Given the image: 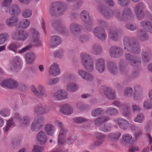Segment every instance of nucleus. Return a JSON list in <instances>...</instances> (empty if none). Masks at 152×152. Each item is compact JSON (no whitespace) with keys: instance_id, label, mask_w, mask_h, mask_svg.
Segmentation results:
<instances>
[{"instance_id":"40","label":"nucleus","mask_w":152,"mask_h":152,"mask_svg":"<svg viewBox=\"0 0 152 152\" xmlns=\"http://www.w3.org/2000/svg\"><path fill=\"white\" fill-rule=\"evenodd\" d=\"M21 33V31L18 30L13 32L11 35L12 39L16 41H20Z\"/></svg>"},{"instance_id":"19","label":"nucleus","mask_w":152,"mask_h":152,"mask_svg":"<svg viewBox=\"0 0 152 152\" xmlns=\"http://www.w3.org/2000/svg\"><path fill=\"white\" fill-rule=\"evenodd\" d=\"M125 57L129 63L133 66H136L140 63V60L139 58L133 57L130 54H126Z\"/></svg>"},{"instance_id":"47","label":"nucleus","mask_w":152,"mask_h":152,"mask_svg":"<svg viewBox=\"0 0 152 152\" xmlns=\"http://www.w3.org/2000/svg\"><path fill=\"white\" fill-rule=\"evenodd\" d=\"M124 94L127 98H130L133 94L132 88L131 87H127L124 90Z\"/></svg>"},{"instance_id":"8","label":"nucleus","mask_w":152,"mask_h":152,"mask_svg":"<svg viewBox=\"0 0 152 152\" xmlns=\"http://www.w3.org/2000/svg\"><path fill=\"white\" fill-rule=\"evenodd\" d=\"M44 124L43 119L41 118H35L31 125V130L34 132L41 128Z\"/></svg>"},{"instance_id":"46","label":"nucleus","mask_w":152,"mask_h":152,"mask_svg":"<svg viewBox=\"0 0 152 152\" xmlns=\"http://www.w3.org/2000/svg\"><path fill=\"white\" fill-rule=\"evenodd\" d=\"M59 78L57 77L53 79L48 78L45 80L46 84L49 85H52L56 83L59 80Z\"/></svg>"},{"instance_id":"34","label":"nucleus","mask_w":152,"mask_h":152,"mask_svg":"<svg viewBox=\"0 0 152 152\" xmlns=\"http://www.w3.org/2000/svg\"><path fill=\"white\" fill-rule=\"evenodd\" d=\"M140 24L146 30L150 33H152V25L150 22L143 21L141 22Z\"/></svg>"},{"instance_id":"10","label":"nucleus","mask_w":152,"mask_h":152,"mask_svg":"<svg viewBox=\"0 0 152 152\" xmlns=\"http://www.w3.org/2000/svg\"><path fill=\"white\" fill-rule=\"evenodd\" d=\"M113 120L119 125L120 128L122 130H126L129 126V121L124 118H114Z\"/></svg>"},{"instance_id":"62","label":"nucleus","mask_w":152,"mask_h":152,"mask_svg":"<svg viewBox=\"0 0 152 152\" xmlns=\"http://www.w3.org/2000/svg\"><path fill=\"white\" fill-rule=\"evenodd\" d=\"M32 92L34 95L37 97L39 98V91L37 90L36 88L33 85L31 87Z\"/></svg>"},{"instance_id":"58","label":"nucleus","mask_w":152,"mask_h":152,"mask_svg":"<svg viewBox=\"0 0 152 152\" xmlns=\"http://www.w3.org/2000/svg\"><path fill=\"white\" fill-rule=\"evenodd\" d=\"M88 119L82 117H78L74 119V122L76 123H82L87 121Z\"/></svg>"},{"instance_id":"5","label":"nucleus","mask_w":152,"mask_h":152,"mask_svg":"<svg viewBox=\"0 0 152 152\" xmlns=\"http://www.w3.org/2000/svg\"><path fill=\"white\" fill-rule=\"evenodd\" d=\"M65 10L64 7L62 6L61 3L55 2L51 4L49 12L50 15H53L56 13L62 14Z\"/></svg>"},{"instance_id":"55","label":"nucleus","mask_w":152,"mask_h":152,"mask_svg":"<svg viewBox=\"0 0 152 152\" xmlns=\"http://www.w3.org/2000/svg\"><path fill=\"white\" fill-rule=\"evenodd\" d=\"M43 150V147L36 145L33 146L31 151L32 152H42Z\"/></svg>"},{"instance_id":"12","label":"nucleus","mask_w":152,"mask_h":152,"mask_svg":"<svg viewBox=\"0 0 152 152\" xmlns=\"http://www.w3.org/2000/svg\"><path fill=\"white\" fill-rule=\"evenodd\" d=\"M94 36L99 39L103 41L106 37L105 31L99 26L96 27L93 31Z\"/></svg>"},{"instance_id":"50","label":"nucleus","mask_w":152,"mask_h":152,"mask_svg":"<svg viewBox=\"0 0 152 152\" xmlns=\"http://www.w3.org/2000/svg\"><path fill=\"white\" fill-rule=\"evenodd\" d=\"M106 113L110 115H114L118 113V111L113 107H108L106 110Z\"/></svg>"},{"instance_id":"16","label":"nucleus","mask_w":152,"mask_h":152,"mask_svg":"<svg viewBox=\"0 0 152 152\" xmlns=\"http://www.w3.org/2000/svg\"><path fill=\"white\" fill-rule=\"evenodd\" d=\"M95 66L96 69L99 73H102L105 69L104 60L100 58L97 59L96 61Z\"/></svg>"},{"instance_id":"33","label":"nucleus","mask_w":152,"mask_h":152,"mask_svg":"<svg viewBox=\"0 0 152 152\" xmlns=\"http://www.w3.org/2000/svg\"><path fill=\"white\" fill-rule=\"evenodd\" d=\"M37 88L39 91V98L47 97V94L44 86L41 84H39L37 86Z\"/></svg>"},{"instance_id":"15","label":"nucleus","mask_w":152,"mask_h":152,"mask_svg":"<svg viewBox=\"0 0 152 152\" xmlns=\"http://www.w3.org/2000/svg\"><path fill=\"white\" fill-rule=\"evenodd\" d=\"M36 138L37 141L41 145L44 144L48 139L46 133L43 131L39 132L37 134Z\"/></svg>"},{"instance_id":"53","label":"nucleus","mask_w":152,"mask_h":152,"mask_svg":"<svg viewBox=\"0 0 152 152\" xmlns=\"http://www.w3.org/2000/svg\"><path fill=\"white\" fill-rule=\"evenodd\" d=\"M0 115L3 117H9L10 115V110L8 109H4L0 111Z\"/></svg>"},{"instance_id":"37","label":"nucleus","mask_w":152,"mask_h":152,"mask_svg":"<svg viewBox=\"0 0 152 152\" xmlns=\"http://www.w3.org/2000/svg\"><path fill=\"white\" fill-rule=\"evenodd\" d=\"M19 48V47L17 45V44L15 42H12L10 43L7 47L8 50L14 53L17 52L18 49Z\"/></svg>"},{"instance_id":"52","label":"nucleus","mask_w":152,"mask_h":152,"mask_svg":"<svg viewBox=\"0 0 152 152\" xmlns=\"http://www.w3.org/2000/svg\"><path fill=\"white\" fill-rule=\"evenodd\" d=\"M139 34L140 35L139 37L141 40L143 41L148 39V36L146 34L144 31L140 30L139 31Z\"/></svg>"},{"instance_id":"30","label":"nucleus","mask_w":152,"mask_h":152,"mask_svg":"<svg viewBox=\"0 0 152 152\" xmlns=\"http://www.w3.org/2000/svg\"><path fill=\"white\" fill-rule=\"evenodd\" d=\"M107 67L108 69L111 73L114 74L117 72V66L114 62L109 61L108 62Z\"/></svg>"},{"instance_id":"3","label":"nucleus","mask_w":152,"mask_h":152,"mask_svg":"<svg viewBox=\"0 0 152 152\" xmlns=\"http://www.w3.org/2000/svg\"><path fill=\"white\" fill-rule=\"evenodd\" d=\"M22 64V61L21 58L18 56H15L12 58L7 68L8 70L10 72L15 71L17 69L20 67Z\"/></svg>"},{"instance_id":"59","label":"nucleus","mask_w":152,"mask_h":152,"mask_svg":"<svg viewBox=\"0 0 152 152\" xmlns=\"http://www.w3.org/2000/svg\"><path fill=\"white\" fill-rule=\"evenodd\" d=\"M87 72L82 69H79L77 71L78 75L83 79H84Z\"/></svg>"},{"instance_id":"6","label":"nucleus","mask_w":152,"mask_h":152,"mask_svg":"<svg viewBox=\"0 0 152 152\" xmlns=\"http://www.w3.org/2000/svg\"><path fill=\"white\" fill-rule=\"evenodd\" d=\"M1 85L3 88L7 87L9 89H14L18 87L19 84L17 81L10 78L3 80Z\"/></svg>"},{"instance_id":"20","label":"nucleus","mask_w":152,"mask_h":152,"mask_svg":"<svg viewBox=\"0 0 152 152\" xmlns=\"http://www.w3.org/2000/svg\"><path fill=\"white\" fill-rule=\"evenodd\" d=\"M50 110V107L48 106L45 105L42 106L41 104H39L35 108L34 111L37 113L42 114L48 112Z\"/></svg>"},{"instance_id":"24","label":"nucleus","mask_w":152,"mask_h":152,"mask_svg":"<svg viewBox=\"0 0 152 152\" xmlns=\"http://www.w3.org/2000/svg\"><path fill=\"white\" fill-rule=\"evenodd\" d=\"M19 19L16 17H12L7 18L6 20V24L9 27H13L16 25L19 21Z\"/></svg>"},{"instance_id":"26","label":"nucleus","mask_w":152,"mask_h":152,"mask_svg":"<svg viewBox=\"0 0 152 152\" xmlns=\"http://www.w3.org/2000/svg\"><path fill=\"white\" fill-rule=\"evenodd\" d=\"M45 130L48 135L51 136H53L56 132L55 127L50 124H47L45 125Z\"/></svg>"},{"instance_id":"36","label":"nucleus","mask_w":152,"mask_h":152,"mask_svg":"<svg viewBox=\"0 0 152 152\" xmlns=\"http://www.w3.org/2000/svg\"><path fill=\"white\" fill-rule=\"evenodd\" d=\"M70 28L72 32L74 34H75L77 32L80 31V26L76 23H72L70 25Z\"/></svg>"},{"instance_id":"41","label":"nucleus","mask_w":152,"mask_h":152,"mask_svg":"<svg viewBox=\"0 0 152 152\" xmlns=\"http://www.w3.org/2000/svg\"><path fill=\"white\" fill-rule=\"evenodd\" d=\"M14 124L13 118H11L6 121V125L4 128L5 132H7L10 129L11 127L13 126Z\"/></svg>"},{"instance_id":"57","label":"nucleus","mask_w":152,"mask_h":152,"mask_svg":"<svg viewBox=\"0 0 152 152\" xmlns=\"http://www.w3.org/2000/svg\"><path fill=\"white\" fill-rule=\"evenodd\" d=\"M64 51L62 50H59L55 51L54 53V56L56 57L61 58L63 56Z\"/></svg>"},{"instance_id":"7","label":"nucleus","mask_w":152,"mask_h":152,"mask_svg":"<svg viewBox=\"0 0 152 152\" xmlns=\"http://www.w3.org/2000/svg\"><path fill=\"white\" fill-rule=\"evenodd\" d=\"M135 142L134 138L132 134L129 133H125L122 134L120 140V143L123 145H125L128 144H134Z\"/></svg>"},{"instance_id":"43","label":"nucleus","mask_w":152,"mask_h":152,"mask_svg":"<svg viewBox=\"0 0 152 152\" xmlns=\"http://www.w3.org/2000/svg\"><path fill=\"white\" fill-rule=\"evenodd\" d=\"M103 110L101 108H95L92 110L91 114L93 117H96L102 114Z\"/></svg>"},{"instance_id":"44","label":"nucleus","mask_w":152,"mask_h":152,"mask_svg":"<svg viewBox=\"0 0 152 152\" xmlns=\"http://www.w3.org/2000/svg\"><path fill=\"white\" fill-rule=\"evenodd\" d=\"M9 35L6 33L0 34V45L3 44L9 39Z\"/></svg>"},{"instance_id":"32","label":"nucleus","mask_w":152,"mask_h":152,"mask_svg":"<svg viewBox=\"0 0 152 152\" xmlns=\"http://www.w3.org/2000/svg\"><path fill=\"white\" fill-rule=\"evenodd\" d=\"M26 62L27 64H31L34 61L36 58L35 54L33 53H26L25 56Z\"/></svg>"},{"instance_id":"9","label":"nucleus","mask_w":152,"mask_h":152,"mask_svg":"<svg viewBox=\"0 0 152 152\" xmlns=\"http://www.w3.org/2000/svg\"><path fill=\"white\" fill-rule=\"evenodd\" d=\"M29 32L33 42L37 45H41V42L39 40V35L38 31L35 28H32L30 30Z\"/></svg>"},{"instance_id":"29","label":"nucleus","mask_w":152,"mask_h":152,"mask_svg":"<svg viewBox=\"0 0 152 152\" xmlns=\"http://www.w3.org/2000/svg\"><path fill=\"white\" fill-rule=\"evenodd\" d=\"M104 94L109 99H113L115 98V91L110 88H107L105 90Z\"/></svg>"},{"instance_id":"27","label":"nucleus","mask_w":152,"mask_h":152,"mask_svg":"<svg viewBox=\"0 0 152 152\" xmlns=\"http://www.w3.org/2000/svg\"><path fill=\"white\" fill-rule=\"evenodd\" d=\"M121 133L119 131L115 132L110 133L107 137L109 140L112 141H118L121 136Z\"/></svg>"},{"instance_id":"2","label":"nucleus","mask_w":152,"mask_h":152,"mask_svg":"<svg viewBox=\"0 0 152 152\" xmlns=\"http://www.w3.org/2000/svg\"><path fill=\"white\" fill-rule=\"evenodd\" d=\"M124 44L125 50L126 49L129 52L136 54L140 52L138 45L129 41L127 38H125L124 39Z\"/></svg>"},{"instance_id":"35","label":"nucleus","mask_w":152,"mask_h":152,"mask_svg":"<svg viewBox=\"0 0 152 152\" xmlns=\"http://www.w3.org/2000/svg\"><path fill=\"white\" fill-rule=\"evenodd\" d=\"M20 10L16 5H12L10 8L9 12L11 15L18 14L20 12Z\"/></svg>"},{"instance_id":"49","label":"nucleus","mask_w":152,"mask_h":152,"mask_svg":"<svg viewBox=\"0 0 152 152\" xmlns=\"http://www.w3.org/2000/svg\"><path fill=\"white\" fill-rule=\"evenodd\" d=\"M95 137L98 142H102V143L105 137L100 132H96L95 134Z\"/></svg>"},{"instance_id":"18","label":"nucleus","mask_w":152,"mask_h":152,"mask_svg":"<svg viewBox=\"0 0 152 152\" xmlns=\"http://www.w3.org/2000/svg\"><path fill=\"white\" fill-rule=\"evenodd\" d=\"M61 38L56 36H51L49 40V44L50 48H53L61 42Z\"/></svg>"},{"instance_id":"1","label":"nucleus","mask_w":152,"mask_h":152,"mask_svg":"<svg viewBox=\"0 0 152 152\" xmlns=\"http://www.w3.org/2000/svg\"><path fill=\"white\" fill-rule=\"evenodd\" d=\"M81 64L84 68L88 72H92L94 69V64L91 57L88 53H81L80 54Z\"/></svg>"},{"instance_id":"45","label":"nucleus","mask_w":152,"mask_h":152,"mask_svg":"<svg viewBox=\"0 0 152 152\" xmlns=\"http://www.w3.org/2000/svg\"><path fill=\"white\" fill-rule=\"evenodd\" d=\"M109 36L111 39L114 40H116L118 39L117 31L115 30H111L109 32Z\"/></svg>"},{"instance_id":"13","label":"nucleus","mask_w":152,"mask_h":152,"mask_svg":"<svg viewBox=\"0 0 152 152\" xmlns=\"http://www.w3.org/2000/svg\"><path fill=\"white\" fill-rule=\"evenodd\" d=\"M67 132V130L66 128L60 129L58 140V142L59 145L61 146L65 143L66 141V136Z\"/></svg>"},{"instance_id":"60","label":"nucleus","mask_w":152,"mask_h":152,"mask_svg":"<svg viewBox=\"0 0 152 152\" xmlns=\"http://www.w3.org/2000/svg\"><path fill=\"white\" fill-rule=\"evenodd\" d=\"M77 138L76 135H72L68 138L67 142L69 145L72 144L75 141Z\"/></svg>"},{"instance_id":"38","label":"nucleus","mask_w":152,"mask_h":152,"mask_svg":"<svg viewBox=\"0 0 152 152\" xmlns=\"http://www.w3.org/2000/svg\"><path fill=\"white\" fill-rule=\"evenodd\" d=\"M30 24V21L28 19H22L20 20V26L23 28H28Z\"/></svg>"},{"instance_id":"51","label":"nucleus","mask_w":152,"mask_h":152,"mask_svg":"<svg viewBox=\"0 0 152 152\" xmlns=\"http://www.w3.org/2000/svg\"><path fill=\"white\" fill-rule=\"evenodd\" d=\"M32 15V11L29 9H25L23 10L22 13V16L27 18L31 17Z\"/></svg>"},{"instance_id":"22","label":"nucleus","mask_w":152,"mask_h":152,"mask_svg":"<svg viewBox=\"0 0 152 152\" xmlns=\"http://www.w3.org/2000/svg\"><path fill=\"white\" fill-rule=\"evenodd\" d=\"M80 16L82 20L85 23L88 24L91 23V18L87 11L85 10L82 11L80 13Z\"/></svg>"},{"instance_id":"56","label":"nucleus","mask_w":152,"mask_h":152,"mask_svg":"<svg viewBox=\"0 0 152 152\" xmlns=\"http://www.w3.org/2000/svg\"><path fill=\"white\" fill-rule=\"evenodd\" d=\"M31 120L30 117L28 116H25L23 117V125L28 126L30 124Z\"/></svg>"},{"instance_id":"14","label":"nucleus","mask_w":152,"mask_h":152,"mask_svg":"<svg viewBox=\"0 0 152 152\" xmlns=\"http://www.w3.org/2000/svg\"><path fill=\"white\" fill-rule=\"evenodd\" d=\"M131 13L130 9L126 8L124 10L121 15H120V13L118 11L114 12L113 14L118 19H121L129 17L131 14Z\"/></svg>"},{"instance_id":"21","label":"nucleus","mask_w":152,"mask_h":152,"mask_svg":"<svg viewBox=\"0 0 152 152\" xmlns=\"http://www.w3.org/2000/svg\"><path fill=\"white\" fill-rule=\"evenodd\" d=\"M60 111L64 114L69 115L72 113L73 108L69 104H65L60 106Z\"/></svg>"},{"instance_id":"23","label":"nucleus","mask_w":152,"mask_h":152,"mask_svg":"<svg viewBox=\"0 0 152 152\" xmlns=\"http://www.w3.org/2000/svg\"><path fill=\"white\" fill-rule=\"evenodd\" d=\"M122 50L119 48H112L110 50V56L113 57H117L122 54Z\"/></svg>"},{"instance_id":"17","label":"nucleus","mask_w":152,"mask_h":152,"mask_svg":"<svg viewBox=\"0 0 152 152\" xmlns=\"http://www.w3.org/2000/svg\"><path fill=\"white\" fill-rule=\"evenodd\" d=\"M53 96L56 99L59 100L65 99L68 98L67 92L62 89H59L55 92Z\"/></svg>"},{"instance_id":"39","label":"nucleus","mask_w":152,"mask_h":152,"mask_svg":"<svg viewBox=\"0 0 152 152\" xmlns=\"http://www.w3.org/2000/svg\"><path fill=\"white\" fill-rule=\"evenodd\" d=\"M111 125V123H106L101 125L99 128V130L101 131L107 132L110 131Z\"/></svg>"},{"instance_id":"31","label":"nucleus","mask_w":152,"mask_h":152,"mask_svg":"<svg viewBox=\"0 0 152 152\" xmlns=\"http://www.w3.org/2000/svg\"><path fill=\"white\" fill-rule=\"evenodd\" d=\"M143 7V4L141 3L138 4L135 7L134 11L139 18L143 15V13L142 11Z\"/></svg>"},{"instance_id":"25","label":"nucleus","mask_w":152,"mask_h":152,"mask_svg":"<svg viewBox=\"0 0 152 152\" xmlns=\"http://www.w3.org/2000/svg\"><path fill=\"white\" fill-rule=\"evenodd\" d=\"M109 119V118L106 116H102L96 118L94 121V124L97 127H100L102 125V123L107 121Z\"/></svg>"},{"instance_id":"42","label":"nucleus","mask_w":152,"mask_h":152,"mask_svg":"<svg viewBox=\"0 0 152 152\" xmlns=\"http://www.w3.org/2000/svg\"><path fill=\"white\" fill-rule=\"evenodd\" d=\"M133 120L135 122L139 123H142L144 120V114L141 113H138L137 116L134 118Z\"/></svg>"},{"instance_id":"63","label":"nucleus","mask_w":152,"mask_h":152,"mask_svg":"<svg viewBox=\"0 0 152 152\" xmlns=\"http://www.w3.org/2000/svg\"><path fill=\"white\" fill-rule=\"evenodd\" d=\"M132 107V111L134 113L139 112L141 110L140 107L135 104H133Z\"/></svg>"},{"instance_id":"64","label":"nucleus","mask_w":152,"mask_h":152,"mask_svg":"<svg viewBox=\"0 0 152 152\" xmlns=\"http://www.w3.org/2000/svg\"><path fill=\"white\" fill-rule=\"evenodd\" d=\"M134 98L135 99H136V94L137 92H140L142 90V87L139 85L135 86L134 88Z\"/></svg>"},{"instance_id":"54","label":"nucleus","mask_w":152,"mask_h":152,"mask_svg":"<svg viewBox=\"0 0 152 152\" xmlns=\"http://www.w3.org/2000/svg\"><path fill=\"white\" fill-rule=\"evenodd\" d=\"M131 130L132 131H134L135 133L137 132H141V131H142V129L140 127L137 126L134 124H131L130 126Z\"/></svg>"},{"instance_id":"11","label":"nucleus","mask_w":152,"mask_h":152,"mask_svg":"<svg viewBox=\"0 0 152 152\" xmlns=\"http://www.w3.org/2000/svg\"><path fill=\"white\" fill-rule=\"evenodd\" d=\"M48 73L50 75L54 76L59 75L61 72L58 65L56 63L51 64L48 69Z\"/></svg>"},{"instance_id":"28","label":"nucleus","mask_w":152,"mask_h":152,"mask_svg":"<svg viewBox=\"0 0 152 152\" xmlns=\"http://www.w3.org/2000/svg\"><path fill=\"white\" fill-rule=\"evenodd\" d=\"M102 47L98 44H94L91 50L92 53L94 55H99L102 52Z\"/></svg>"},{"instance_id":"61","label":"nucleus","mask_w":152,"mask_h":152,"mask_svg":"<svg viewBox=\"0 0 152 152\" xmlns=\"http://www.w3.org/2000/svg\"><path fill=\"white\" fill-rule=\"evenodd\" d=\"M28 34L27 32L21 31L20 41L26 40L28 38Z\"/></svg>"},{"instance_id":"48","label":"nucleus","mask_w":152,"mask_h":152,"mask_svg":"<svg viewBox=\"0 0 152 152\" xmlns=\"http://www.w3.org/2000/svg\"><path fill=\"white\" fill-rule=\"evenodd\" d=\"M143 108L146 110L152 108V102L149 99L145 100L143 103Z\"/></svg>"},{"instance_id":"4","label":"nucleus","mask_w":152,"mask_h":152,"mask_svg":"<svg viewBox=\"0 0 152 152\" xmlns=\"http://www.w3.org/2000/svg\"><path fill=\"white\" fill-rule=\"evenodd\" d=\"M73 76V75L71 73L66 74L65 75L66 80L68 81L66 86V89L68 92L75 91L78 88V86L76 83L70 82Z\"/></svg>"}]
</instances>
